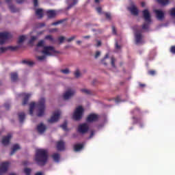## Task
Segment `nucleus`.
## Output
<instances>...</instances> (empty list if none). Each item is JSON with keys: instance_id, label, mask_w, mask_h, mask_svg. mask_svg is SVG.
Wrapping results in <instances>:
<instances>
[{"instance_id": "obj_49", "label": "nucleus", "mask_w": 175, "mask_h": 175, "mask_svg": "<svg viewBox=\"0 0 175 175\" xmlns=\"http://www.w3.org/2000/svg\"><path fill=\"white\" fill-rule=\"evenodd\" d=\"M170 14L171 16H172L173 17H175V8H172L171 10H170Z\"/></svg>"}, {"instance_id": "obj_64", "label": "nucleus", "mask_w": 175, "mask_h": 175, "mask_svg": "<svg viewBox=\"0 0 175 175\" xmlns=\"http://www.w3.org/2000/svg\"><path fill=\"white\" fill-rule=\"evenodd\" d=\"M77 44H81V40H77Z\"/></svg>"}, {"instance_id": "obj_60", "label": "nucleus", "mask_w": 175, "mask_h": 175, "mask_svg": "<svg viewBox=\"0 0 175 175\" xmlns=\"http://www.w3.org/2000/svg\"><path fill=\"white\" fill-rule=\"evenodd\" d=\"M116 49H121V46H120V45H118V42L116 43Z\"/></svg>"}, {"instance_id": "obj_61", "label": "nucleus", "mask_w": 175, "mask_h": 175, "mask_svg": "<svg viewBox=\"0 0 175 175\" xmlns=\"http://www.w3.org/2000/svg\"><path fill=\"white\" fill-rule=\"evenodd\" d=\"M141 5H142V8H144V6H146V3L144 1H142L141 3Z\"/></svg>"}, {"instance_id": "obj_55", "label": "nucleus", "mask_w": 175, "mask_h": 175, "mask_svg": "<svg viewBox=\"0 0 175 175\" xmlns=\"http://www.w3.org/2000/svg\"><path fill=\"white\" fill-rule=\"evenodd\" d=\"M100 56V51H96V54L94 55V57L96 59Z\"/></svg>"}, {"instance_id": "obj_54", "label": "nucleus", "mask_w": 175, "mask_h": 175, "mask_svg": "<svg viewBox=\"0 0 175 175\" xmlns=\"http://www.w3.org/2000/svg\"><path fill=\"white\" fill-rule=\"evenodd\" d=\"M4 107H5V110H9V109H10V104L9 103H5L4 105Z\"/></svg>"}, {"instance_id": "obj_18", "label": "nucleus", "mask_w": 175, "mask_h": 175, "mask_svg": "<svg viewBox=\"0 0 175 175\" xmlns=\"http://www.w3.org/2000/svg\"><path fill=\"white\" fill-rule=\"evenodd\" d=\"M37 131L38 133H44L46 132V126L43 123H40L37 126Z\"/></svg>"}, {"instance_id": "obj_62", "label": "nucleus", "mask_w": 175, "mask_h": 175, "mask_svg": "<svg viewBox=\"0 0 175 175\" xmlns=\"http://www.w3.org/2000/svg\"><path fill=\"white\" fill-rule=\"evenodd\" d=\"M100 44H102V42H100V41H98L97 42V47H99V46H100Z\"/></svg>"}, {"instance_id": "obj_43", "label": "nucleus", "mask_w": 175, "mask_h": 175, "mask_svg": "<svg viewBox=\"0 0 175 175\" xmlns=\"http://www.w3.org/2000/svg\"><path fill=\"white\" fill-rule=\"evenodd\" d=\"M8 49L11 51H16V50L18 49V46H8Z\"/></svg>"}, {"instance_id": "obj_37", "label": "nucleus", "mask_w": 175, "mask_h": 175, "mask_svg": "<svg viewBox=\"0 0 175 175\" xmlns=\"http://www.w3.org/2000/svg\"><path fill=\"white\" fill-rule=\"evenodd\" d=\"M45 39L46 40H50V42H54V38H53V36H51V35L46 36Z\"/></svg>"}, {"instance_id": "obj_21", "label": "nucleus", "mask_w": 175, "mask_h": 175, "mask_svg": "<svg viewBox=\"0 0 175 175\" xmlns=\"http://www.w3.org/2000/svg\"><path fill=\"white\" fill-rule=\"evenodd\" d=\"M18 80V74L16 72H12L11 73V81L12 83H16Z\"/></svg>"}, {"instance_id": "obj_35", "label": "nucleus", "mask_w": 175, "mask_h": 175, "mask_svg": "<svg viewBox=\"0 0 175 175\" xmlns=\"http://www.w3.org/2000/svg\"><path fill=\"white\" fill-rule=\"evenodd\" d=\"M111 65L112 68H116V58L113 57L111 58Z\"/></svg>"}, {"instance_id": "obj_16", "label": "nucleus", "mask_w": 175, "mask_h": 175, "mask_svg": "<svg viewBox=\"0 0 175 175\" xmlns=\"http://www.w3.org/2000/svg\"><path fill=\"white\" fill-rule=\"evenodd\" d=\"M75 95V91L72 90H68L64 94V99L68 100L70 99L71 96H73Z\"/></svg>"}, {"instance_id": "obj_25", "label": "nucleus", "mask_w": 175, "mask_h": 175, "mask_svg": "<svg viewBox=\"0 0 175 175\" xmlns=\"http://www.w3.org/2000/svg\"><path fill=\"white\" fill-rule=\"evenodd\" d=\"M17 150H20V146L18 144H14L12 146V150L10 152V155H14V154L17 151Z\"/></svg>"}, {"instance_id": "obj_23", "label": "nucleus", "mask_w": 175, "mask_h": 175, "mask_svg": "<svg viewBox=\"0 0 175 175\" xmlns=\"http://www.w3.org/2000/svg\"><path fill=\"white\" fill-rule=\"evenodd\" d=\"M36 104L35 103H31L29 104V114L30 116H33V109H35Z\"/></svg>"}, {"instance_id": "obj_28", "label": "nucleus", "mask_w": 175, "mask_h": 175, "mask_svg": "<svg viewBox=\"0 0 175 175\" xmlns=\"http://www.w3.org/2000/svg\"><path fill=\"white\" fill-rule=\"evenodd\" d=\"M73 2L72 3H70L68 7H67V10H69V9H72V8H73V6H75V5H77V2H79V0H72Z\"/></svg>"}, {"instance_id": "obj_29", "label": "nucleus", "mask_w": 175, "mask_h": 175, "mask_svg": "<svg viewBox=\"0 0 175 175\" xmlns=\"http://www.w3.org/2000/svg\"><path fill=\"white\" fill-rule=\"evenodd\" d=\"M157 2L162 5L163 6H165V5H167L169 3V0H157Z\"/></svg>"}, {"instance_id": "obj_34", "label": "nucleus", "mask_w": 175, "mask_h": 175, "mask_svg": "<svg viewBox=\"0 0 175 175\" xmlns=\"http://www.w3.org/2000/svg\"><path fill=\"white\" fill-rule=\"evenodd\" d=\"M60 126L61 128H62V129H64V131H68V122H64V123Z\"/></svg>"}, {"instance_id": "obj_2", "label": "nucleus", "mask_w": 175, "mask_h": 175, "mask_svg": "<svg viewBox=\"0 0 175 175\" xmlns=\"http://www.w3.org/2000/svg\"><path fill=\"white\" fill-rule=\"evenodd\" d=\"M142 16L145 21L142 25V29H148V28H150V24H151V14L148 10H143Z\"/></svg>"}, {"instance_id": "obj_36", "label": "nucleus", "mask_w": 175, "mask_h": 175, "mask_svg": "<svg viewBox=\"0 0 175 175\" xmlns=\"http://www.w3.org/2000/svg\"><path fill=\"white\" fill-rule=\"evenodd\" d=\"M37 47H44V40H42L37 44Z\"/></svg>"}, {"instance_id": "obj_59", "label": "nucleus", "mask_w": 175, "mask_h": 175, "mask_svg": "<svg viewBox=\"0 0 175 175\" xmlns=\"http://www.w3.org/2000/svg\"><path fill=\"white\" fill-rule=\"evenodd\" d=\"M139 87H141V88H144V87H146V84H144V83H139Z\"/></svg>"}, {"instance_id": "obj_33", "label": "nucleus", "mask_w": 175, "mask_h": 175, "mask_svg": "<svg viewBox=\"0 0 175 175\" xmlns=\"http://www.w3.org/2000/svg\"><path fill=\"white\" fill-rule=\"evenodd\" d=\"M32 172V170L30 168H25L24 169V173L26 175H31V172Z\"/></svg>"}, {"instance_id": "obj_12", "label": "nucleus", "mask_w": 175, "mask_h": 175, "mask_svg": "<svg viewBox=\"0 0 175 175\" xmlns=\"http://www.w3.org/2000/svg\"><path fill=\"white\" fill-rule=\"evenodd\" d=\"M129 10L133 16H137L139 14V10H137V7H136L133 2L131 3V6L129 8Z\"/></svg>"}, {"instance_id": "obj_46", "label": "nucleus", "mask_w": 175, "mask_h": 175, "mask_svg": "<svg viewBox=\"0 0 175 175\" xmlns=\"http://www.w3.org/2000/svg\"><path fill=\"white\" fill-rule=\"evenodd\" d=\"M77 36H72V37H70V38L67 39V42H70L72 40H75V39H76Z\"/></svg>"}, {"instance_id": "obj_5", "label": "nucleus", "mask_w": 175, "mask_h": 175, "mask_svg": "<svg viewBox=\"0 0 175 175\" xmlns=\"http://www.w3.org/2000/svg\"><path fill=\"white\" fill-rule=\"evenodd\" d=\"M84 113V109L81 106L77 107L73 114V119L75 121H80L81 118H83V113Z\"/></svg>"}, {"instance_id": "obj_56", "label": "nucleus", "mask_w": 175, "mask_h": 175, "mask_svg": "<svg viewBox=\"0 0 175 175\" xmlns=\"http://www.w3.org/2000/svg\"><path fill=\"white\" fill-rule=\"evenodd\" d=\"M96 11L98 12V13L100 14V13H102V8L100 7L96 8Z\"/></svg>"}, {"instance_id": "obj_58", "label": "nucleus", "mask_w": 175, "mask_h": 175, "mask_svg": "<svg viewBox=\"0 0 175 175\" xmlns=\"http://www.w3.org/2000/svg\"><path fill=\"white\" fill-rule=\"evenodd\" d=\"M25 0H16V3H23V2H25Z\"/></svg>"}, {"instance_id": "obj_39", "label": "nucleus", "mask_w": 175, "mask_h": 175, "mask_svg": "<svg viewBox=\"0 0 175 175\" xmlns=\"http://www.w3.org/2000/svg\"><path fill=\"white\" fill-rule=\"evenodd\" d=\"M107 20H111V14L110 12H105Z\"/></svg>"}, {"instance_id": "obj_8", "label": "nucleus", "mask_w": 175, "mask_h": 175, "mask_svg": "<svg viewBox=\"0 0 175 175\" xmlns=\"http://www.w3.org/2000/svg\"><path fill=\"white\" fill-rule=\"evenodd\" d=\"M60 116H61V112L59 111H57L54 112L53 116L51 117V118L48 120V122H49V124H53L54 122H58V120H59Z\"/></svg>"}, {"instance_id": "obj_57", "label": "nucleus", "mask_w": 175, "mask_h": 175, "mask_svg": "<svg viewBox=\"0 0 175 175\" xmlns=\"http://www.w3.org/2000/svg\"><path fill=\"white\" fill-rule=\"evenodd\" d=\"M45 25H46V24H44V23H39L38 27L40 28H42V27H44Z\"/></svg>"}, {"instance_id": "obj_20", "label": "nucleus", "mask_w": 175, "mask_h": 175, "mask_svg": "<svg viewBox=\"0 0 175 175\" xmlns=\"http://www.w3.org/2000/svg\"><path fill=\"white\" fill-rule=\"evenodd\" d=\"M84 148V144H77L74 146V151L78 152V151H81Z\"/></svg>"}, {"instance_id": "obj_42", "label": "nucleus", "mask_w": 175, "mask_h": 175, "mask_svg": "<svg viewBox=\"0 0 175 175\" xmlns=\"http://www.w3.org/2000/svg\"><path fill=\"white\" fill-rule=\"evenodd\" d=\"M60 72L62 73H64V75H69V73H70V71H69L68 68H66L64 70H61Z\"/></svg>"}, {"instance_id": "obj_52", "label": "nucleus", "mask_w": 175, "mask_h": 175, "mask_svg": "<svg viewBox=\"0 0 175 175\" xmlns=\"http://www.w3.org/2000/svg\"><path fill=\"white\" fill-rule=\"evenodd\" d=\"M34 8H38L39 6V3L38 2V0H33Z\"/></svg>"}, {"instance_id": "obj_14", "label": "nucleus", "mask_w": 175, "mask_h": 175, "mask_svg": "<svg viewBox=\"0 0 175 175\" xmlns=\"http://www.w3.org/2000/svg\"><path fill=\"white\" fill-rule=\"evenodd\" d=\"M21 96H23V101L22 105L23 106H25V105L28 103V100H29V98H31V94L23 93Z\"/></svg>"}, {"instance_id": "obj_31", "label": "nucleus", "mask_w": 175, "mask_h": 175, "mask_svg": "<svg viewBox=\"0 0 175 175\" xmlns=\"http://www.w3.org/2000/svg\"><path fill=\"white\" fill-rule=\"evenodd\" d=\"M81 91L83 94H86V95H91L92 94V92H91V90H89L87 89H82V90H81Z\"/></svg>"}, {"instance_id": "obj_51", "label": "nucleus", "mask_w": 175, "mask_h": 175, "mask_svg": "<svg viewBox=\"0 0 175 175\" xmlns=\"http://www.w3.org/2000/svg\"><path fill=\"white\" fill-rule=\"evenodd\" d=\"M107 58H109V55H105L104 59L101 61L102 64H103L104 65H107V63H105L104 61L107 59Z\"/></svg>"}, {"instance_id": "obj_44", "label": "nucleus", "mask_w": 175, "mask_h": 175, "mask_svg": "<svg viewBox=\"0 0 175 175\" xmlns=\"http://www.w3.org/2000/svg\"><path fill=\"white\" fill-rule=\"evenodd\" d=\"M37 59L38 61H44V59H46V56L45 55L38 56Z\"/></svg>"}, {"instance_id": "obj_11", "label": "nucleus", "mask_w": 175, "mask_h": 175, "mask_svg": "<svg viewBox=\"0 0 175 175\" xmlns=\"http://www.w3.org/2000/svg\"><path fill=\"white\" fill-rule=\"evenodd\" d=\"M99 120V115L91 113L87 118V122H95Z\"/></svg>"}, {"instance_id": "obj_47", "label": "nucleus", "mask_w": 175, "mask_h": 175, "mask_svg": "<svg viewBox=\"0 0 175 175\" xmlns=\"http://www.w3.org/2000/svg\"><path fill=\"white\" fill-rule=\"evenodd\" d=\"M170 51V53H172V54H175V46H172Z\"/></svg>"}, {"instance_id": "obj_15", "label": "nucleus", "mask_w": 175, "mask_h": 175, "mask_svg": "<svg viewBox=\"0 0 175 175\" xmlns=\"http://www.w3.org/2000/svg\"><path fill=\"white\" fill-rule=\"evenodd\" d=\"M154 13L157 15V20H163L165 18V14L159 10H155Z\"/></svg>"}, {"instance_id": "obj_45", "label": "nucleus", "mask_w": 175, "mask_h": 175, "mask_svg": "<svg viewBox=\"0 0 175 175\" xmlns=\"http://www.w3.org/2000/svg\"><path fill=\"white\" fill-rule=\"evenodd\" d=\"M80 70H77L75 72V76L77 79H79V77L81 76Z\"/></svg>"}, {"instance_id": "obj_6", "label": "nucleus", "mask_w": 175, "mask_h": 175, "mask_svg": "<svg viewBox=\"0 0 175 175\" xmlns=\"http://www.w3.org/2000/svg\"><path fill=\"white\" fill-rule=\"evenodd\" d=\"M12 34L9 32H2L0 33V44H4L6 42V40L11 39Z\"/></svg>"}, {"instance_id": "obj_13", "label": "nucleus", "mask_w": 175, "mask_h": 175, "mask_svg": "<svg viewBox=\"0 0 175 175\" xmlns=\"http://www.w3.org/2000/svg\"><path fill=\"white\" fill-rule=\"evenodd\" d=\"M12 139V134H8L7 136L3 137L1 143L3 146H8L10 143V139Z\"/></svg>"}, {"instance_id": "obj_27", "label": "nucleus", "mask_w": 175, "mask_h": 175, "mask_svg": "<svg viewBox=\"0 0 175 175\" xmlns=\"http://www.w3.org/2000/svg\"><path fill=\"white\" fill-rule=\"evenodd\" d=\"M9 9L12 13H16L18 12V10L16 8V7L14 5L12 4L9 5Z\"/></svg>"}, {"instance_id": "obj_50", "label": "nucleus", "mask_w": 175, "mask_h": 175, "mask_svg": "<svg viewBox=\"0 0 175 175\" xmlns=\"http://www.w3.org/2000/svg\"><path fill=\"white\" fill-rule=\"evenodd\" d=\"M8 49V48L6 47H1L0 48V53H5Z\"/></svg>"}, {"instance_id": "obj_24", "label": "nucleus", "mask_w": 175, "mask_h": 175, "mask_svg": "<svg viewBox=\"0 0 175 175\" xmlns=\"http://www.w3.org/2000/svg\"><path fill=\"white\" fill-rule=\"evenodd\" d=\"M18 119L21 124H23V122H24V120H25V113L24 112L19 113Z\"/></svg>"}, {"instance_id": "obj_26", "label": "nucleus", "mask_w": 175, "mask_h": 175, "mask_svg": "<svg viewBox=\"0 0 175 175\" xmlns=\"http://www.w3.org/2000/svg\"><path fill=\"white\" fill-rule=\"evenodd\" d=\"M53 159L55 161V162H59V154L55 153L52 155Z\"/></svg>"}, {"instance_id": "obj_1", "label": "nucleus", "mask_w": 175, "mask_h": 175, "mask_svg": "<svg viewBox=\"0 0 175 175\" xmlns=\"http://www.w3.org/2000/svg\"><path fill=\"white\" fill-rule=\"evenodd\" d=\"M35 161L39 166H44L49 161V152L45 149H37L36 151Z\"/></svg>"}, {"instance_id": "obj_17", "label": "nucleus", "mask_w": 175, "mask_h": 175, "mask_svg": "<svg viewBox=\"0 0 175 175\" xmlns=\"http://www.w3.org/2000/svg\"><path fill=\"white\" fill-rule=\"evenodd\" d=\"M57 151H64L65 150V142L64 141H59L57 143Z\"/></svg>"}, {"instance_id": "obj_32", "label": "nucleus", "mask_w": 175, "mask_h": 175, "mask_svg": "<svg viewBox=\"0 0 175 175\" xmlns=\"http://www.w3.org/2000/svg\"><path fill=\"white\" fill-rule=\"evenodd\" d=\"M24 40H25V36H19L18 40V44H20L23 43V42H24Z\"/></svg>"}, {"instance_id": "obj_22", "label": "nucleus", "mask_w": 175, "mask_h": 175, "mask_svg": "<svg viewBox=\"0 0 175 175\" xmlns=\"http://www.w3.org/2000/svg\"><path fill=\"white\" fill-rule=\"evenodd\" d=\"M36 14L38 16V18H42L43 17V10L41 8L36 9Z\"/></svg>"}, {"instance_id": "obj_9", "label": "nucleus", "mask_w": 175, "mask_h": 175, "mask_svg": "<svg viewBox=\"0 0 175 175\" xmlns=\"http://www.w3.org/2000/svg\"><path fill=\"white\" fill-rule=\"evenodd\" d=\"M135 43L140 44L143 43V36L142 35V31H137L135 33Z\"/></svg>"}, {"instance_id": "obj_41", "label": "nucleus", "mask_w": 175, "mask_h": 175, "mask_svg": "<svg viewBox=\"0 0 175 175\" xmlns=\"http://www.w3.org/2000/svg\"><path fill=\"white\" fill-rule=\"evenodd\" d=\"M157 72L154 70H150L148 71V74L150 75V76H155V74Z\"/></svg>"}, {"instance_id": "obj_3", "label": "nucleus", "mask_w": 175, "mask_h": 175, "mask_svg": "<svg viewBox=\"0 0 175 175\" xmlns=\"http://www.w3.org/2000/svg\"><path fill=\"white\" fill-rule=\"evenodd\" d=\"M46 99L40 98L38 101V104L36 105L38 110L37 116L38 117H43L44 116V110H46Z\"/></svg>"}, {"instance_id": "obj_10", "label": "nucleus", "mask_w": 175, "mask_h": 175, "mask_svg": "<svg viewBox=\"0 0 175 175\" xmlns=\"http://www.w3.org/2000/svg\"><path fill=\"white\" fill-rule=\"evenodd\" d=\"M9 168V162L1 163L0 165V175L5 174Z\"/></svg>"}, {"instance_id": "obj_40", "label": "nucleus", "mask_w": 175, "mask_h": 175, "mask_svg": "<svg viewBox=\"0 0 175 175\" xmlns=\"http://www.w3.org/2000/svg\"><path fill=\"white\" fill-rule=\"evenodd\" d=\"M133 123L134 124H137L138 122H140V121H142L141 118H137L136 117H133Z\"/></svg>"}, {"instance_id": "obj_4", "label": "nucleus", "mask_w": 175, "mask_h": 175, "mask_svg": "<svg viewBox=\"0 0 175 175\" xmlns=\"http://www.w3.org/2000/svg\"><path fill=\"white\" fill-rule=\"evenodd\" d=\"M42 53L45 55H55V54H59V51H56L55 48L51 46H44Z\"/></svg>"}, {"instance_id": "obj_19", "label": "nucleus", "mask_w": 175, "mask_h": 175, "mask_svg": "<svg viewBox=\"0 0 175 175\" xmlns=\"http://www.w3.org/2000/svg\"><path fill=\"white\" fill-rule=\"evenodd\" d=\"M55 10H49L46 11V15L48 16V18H54L56 16Z\"/></svg>"}, {"instance_id": "obj_48", "label": "nucleus", "mask_w": 175, "mask_h": 175, "mask_svg": "<svg viewBox=\"0 0 175 175\" xmlns=\"http://www.w3.org/2000/svg\"><path fill=\"white\" fill-rule=\"evenodd\" d=\"M58 40L59 41V43H64V40H65V37L60 36L58 38Z\"/></svg>"}, {"instance_id": "obj_53", "label": "nucleus", "mask_w": 175, "mask_h": 175, "mask_svg": "<svg viewBox=\"0 0 175 175\" xmlns=\"http://www.w3.org/2000/svg\"><path fill=\"white\" fill-rule=\"evenodd\" d=\"M112 33H113V35H117V30L114 26H112Z\"/></svg>"}, {"instance_id": "obj_30", "label": "nucleus", "mask_w": 175, "mask_h": 175, "mask_svg": "<svg viewBox=\"0 0 175 175\" xmlns=\"http://www.w3.org/2000/svg\"><path fill=\"white\" fill-rule=\"evenodd\" d=\"M22 64H25V65H28L29 66H32L34 63L31 61L23 60L22 61Z\"/></svg>"}, {"instance_id": "obj_38", "label": "nucleus", "mask_w": 175, "mask_h": 175, "mask_svg": "<svg viewBox=\"0 0 175 175\" xmlns=\"http://www.w3.org/2000/svg\"><path fill=\"white\" fill-rule=\"evenodd\" d=\"M64 21H65V19L57 21L56 22L51 23V25H58L59 24H62Z\"/></svg>"}, {"instance_id": "obj_7", "label": "nucleus", "mask_w": 175, "mask_h": 175, "mask_svg": "<svg viewBox=\"0 0 175 175\" xmlns=\"http://www.w3.org/2000/svg\"><path fill=\"white\" fill-rule=\"evenodd\" d=\"M89 129L90 126L87 123L79 124L78 126V132L79 133H81L82 135H84V133H87Z\"/></svg>"}, {"instance_id": "obj_63", "label": "nucleus", "mask_w": 175, "mask_h": 175, "mask_svg": "<svg viewBox=\"0 0 175 175\" xmlns=\"http://www.w3.org/2000/svg\"><path fill=\"white\" fill-rule=\"evenodd\" d=\"M35 175H43V173L42 172H37L35 174Z\"/></svg>"}]
</instances>
